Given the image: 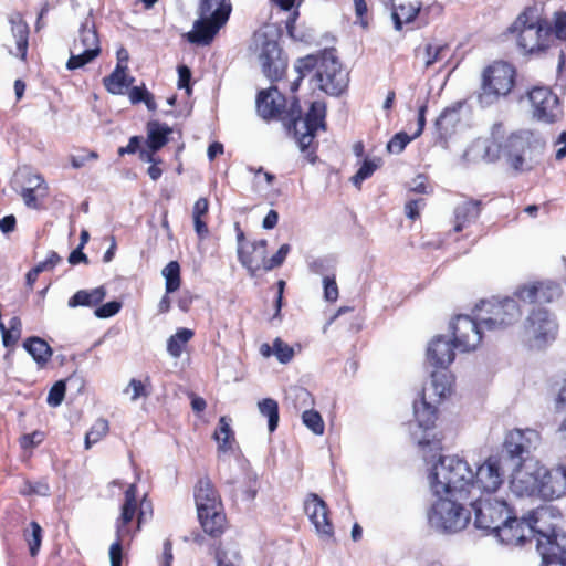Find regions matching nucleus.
<instances>
[{
	"label": "nucleus",
	"instance_id": "50",
	"mask_svg": "<svg viewBox=\"0 0 566 566\" xmlns=\"http://www.w3.org/2000/svg\"><path fill=\"white\" fill-rule=\"evenodd\" d=\"M20 494L24 496L30 495H41L46 496L50 494V485L46 479H41L39 481H30L25 480L23 482V486L20 490Z\"/></svg>",
	"mask_w": 566,
	"mask_h": 566
},
{
	"label": "nucleus",
	"instance_id": "1",
	"mask_svg": "<svg viewBox=\"0 0 566 566\" xmlns=\"http://www.w3.org/2000/svg\"><path fill=\"white\" fill-rule=\"evenodd\" d=\"M256 109L265 120L282 122L287 132L293 134L300 149L306 153L308 161L315 163L317 157L313 144L316 133L326 130V104L324 102L314 101L303 115L297 97L294 96L289 102L277 86L272 85L258 93Z\"/></svg>",
	"mask_w": 566,
	"mask_h": 566
},
{
	"label": "nucleus",
	"instance_id": "20",
	"mask_svg": "<svg viewBox=\"0 0 566 566\" xmlns=\"http://www.w3.org/2000/svg\"><path fill=\"white\" fill-rule=\"evenodd\" d=\"M526 521L531 528L532 537H544L551 532L562 527L563 513L553 505H542L528 512Z\"/></svg>",
	"mask_w": 566,
	"mask_h": 566
},
{
	"label": "nucleus",
	"instance_id": "37",
	"mask_svg": "<svg viewBox=\"0 0 566 566\" xmlns=\"http://www.w3.org/2000/svg\"><path fill=\"white\" fill-rule=\"evenodd\" d=\"M210 203L206 197H201L196 200L192 207V221L197 237L200 240L208 238V218H209Z\"/></svg>",
	"mask_w": 566,
	"mask_h": 566
},
{
	"label": "nucleus",
	"instance_id": "26",
	"mask_svg": "<svg viewBox=\"0 0 566 566\" xmlns=\"http://www.w3.org/2000/svg\"><path fill=\"white\" fill-rule=\"evenodd\" d=\"M453 342L444 336L434 337L427 348V360L431 366L441 370H449V366L455 358Z\"/></svg>",
	"mask_w": 566,
	"mask_h": 566
},
{
	"label": "nucleus",
	"instance_id": "15",
	"mask_svg": "<svg viewBox=\"0 0 566 566\" xmlns=\"http://www.w3.org/2000/svg\"><path fill=\"white\" fill-rule=\"evenodd\" d=\"M303 509L319 539L335 543V527L327 503L318 494L311 492L304 499Z\"/></svg>",
	"mask_w": 566,
	"mask_h": 566
},
{
	"label": "nucleus",
	"instance_id": "41",
	"mask_svg": "<svg viewBox=\"0 0 566 566\" xmlns=\"http://www.w3.org/2000/svg\"><path fill=\"white\" fill-rule=\"evenodd\" d=\"M195 333L188 328H178L176 334L171 335L167 340L168 353L178 358L184 352L185 345L193 337Z\"/></svg>",
	"mask_w": 566,
	"mask_h": 566
},
{
	"label": "nucleus",
	"instance_id": "23",
	"mask_svg": "<svg viewBox=\"0 0 566 566\" xmlns=\"http://www.w3.org/2000/svg\"><path fill=\"white\" fill-rule=\"evenodd\" d=\"M237 252L239 262L247 269L250 276H256L260 271L265 272L268 264V241L265 239L255 240L248 247H241Z\"/></svg>",
	"mask_w": 566,
	"mask_h": 566
},
{
	"label": "nucleus",
	"instance_id": "13",
	"mask_svg": "<svg viewBox=\"0 0 566 566\" xmlns=\"http://www.w3.org/2000/svg\"><path fill=\"white\" fill-rule=\"evenodd\" d=\"M527 101L533 119L553 125L564 118V107L560 98L547 86H534L528 90Z\"/></svg>",
	"mask_w": 566,
	"mask_h": 566
},
{
	"label": "nucleus",
	"instance_id": "53",
	"mask_svg": "<svg viewBox=\"0 0 566 566\" xmlns=\"http://www.w3.org/2000/svg\"><path fill=\"white\" fill-rule=\"evenodd\" d=\"M377 168V163L370 159H365L356 174L350 178L353 185L359 188L361 182L371 177Z\"/></svg>",
	"mask_w": 566,
	"mask_h": 566
},
{
	"label": "nucleus",
	"instance_id": "25",
	"mask_svg": "<svg viewBox=\"0 0 566 566\" xmlns=\"http://www.w3.org/2000/svg\"><path fill=\"white\" fill-rule=\"evenodd\" d=\"M197 512L223 507L221 495L209 475L199 478L193 486Z\"/></svg>",
	"mask_w": 566,
	"mask_h": 566
},
{
	"label": "nucleus",
	"instance_id": "59",
	"mask_svg": "<svg viewBox=\"0 0 566 566\" xmlns=\"http://www.w3.org/2000/svg\"><path fill=\"white\" fill-rule=\"evenodd\" d=\"M323 285H324V298L331 303L336 302L338 298L339 292H338V285L336 283L335 275L324 276Z\"/></svg>",
	"mask_w": 566,
	"mask_h": 566
},
{
	"label": "nucleus",
	"instance_id": "9",
	"mask_svg": "<svg viewBox=\"0 0 566 566\" xmlns=\"http://www.w3.org/2000/svg\"><path fill=\"white\" fill-rule=\"evenodd\" d=\"M232 12V4L199 0V19L193 22L191 31L185 34L188 42L197 45H210L219 31L227 24Z\"/></svg>",
	"mask_w": 566,
	"mask_h": 566
},
{
	"label": "nucleus",
	"instance_id": "5",
	"mask_svg": "<svg viewBox=\"0 0 566 566\" xmlns=\"http://www.w3.org/2000/svg\"><path fill=\"white\" fill-rule=\"evenodd\" d=\"M430 483L437 496L451 495L469 500L472 469L464 459L458 455L440 457L431 470Z\"/></svg>",
	"mask_w": 566,
	"mask_h": 566
},
{
	"label": "nucleus",
	"instance_id": "17",
	"mask_svg": "<svg viewBox=\"0 0 566 566\" xmlns=\"http://www.w3.org/2000/svg\"><path fill=\"white\" fill-rule=\"evenodd\" d=\"M260 63L264 75L272 82H279L285 75L287 60L283 56L282 49L276 40L261 34Z\"/></svg>",
	"mask_w": 566,
	"mask_h": 566
},
{
	"label": "nucleus",
	"instance_id": "51",
	"mask_svg": "<svg viewBox=\"0 0 566 566\" xmlns=\"http://www.w3.org/2000/svg\"><path fill=\"white\" fill-rule=\"evenodd\" d=\"M132 388L133 394L130 399L133 401L144 397H148L150 395V388H151V381L149 376L145 378V381H142L139 379L133 378L130 379L128 387L125 389V392H127Z\"/></svg>",
	"mask_w": 566,
	"mask_h": 566
},
{
	"label": "nucleus",
	"instance_id": "22",
	"mask_svg": "<svg viewBox=\"0 0 566 566\" xmlns=\"http://www.w3.org/2000/svg\"><path fill=\"white\" fill-rule=\"evenodd\" d=\"M537 551L546 563H560L566 566V531L562 527L537 537Z\"/></svg>",
	"mask_w": 566,
	"mask_h": 566
},
{
	"label": "nucleus",
	"instance_id": "8",
	"mask_svg": "<svg viewBox=\"0 0 566 566\" xmlns=\"http://www.w3.org/2000/svg\"><path fill=\"white\" fill-rule=\"evenodd\" d=\"M541 145L531 130L510 134L499 146V151L514 174L528 172L539 161Z\"/></svg>",
	"mask_w": 566,
	"mask_h": 566
},
{
	"label": "nucleus",
	"instance_id": "29",
	"mask_svg": "<svg viewBox=\"0 0 566 566\" xmlns=\"http://www.w3.org/2000/svg\"><path fill=\"white\" fill-rule=\"evenodd\" d=\"M454 389V376L450 370L437 369L431 373L430 388L427 390V397L434 403H441L450 397Z\"/></svg>",
	"mask_w": 566,
	"mask_h": 566
},
{
	"label": "nucleus",
	"instance_id": "58",
	"mask_svg": "<svg viewBox=\"0 0 566 566\" xmlns=\"http://www.w3.org/2000/svg\"><path fill=\"white\" fill-rule=\"evenodd\" d=\"M290 250L291 248L287 243L282 244L280 249L275 252V254H273L271 258H268L265 272L272 271L273 269L281 266L284 263Z\"/></svg>",
	"mask_w": 566,
	"mask_h": 566
},
{
	"label": "nucleus",
	"instance_id": "40",
	"mask_svg": "<svg viewBox=\"0 0 566 566\" xmlns=\"http://www.w3.org/2000/svg\"><path fill=\"white\" fill-rule=\"evenodd\" d=\"M75 50H90L101 53L99 38L96 29L83 24L78 32V38L74 40L73 45Z\"/></svg>",
	"mask_w": 566,
	"mask_h": 566
},
{
	"label": "nucleus",
	"instance_id": "42",
	"mask_svg": "<svg viewBox=\"0 0 566 566\" xmlns=\"http://www.w3.org/2000/svg\"><path fill=\"white\" fill-rule=\"evenodd\" d=\"M30 528L23 530V539L29 546V552L32 557H35L41 548L42 539H43V530L41 525L32 521L29 524Z\"/></svg>",
	"mask_w": 566,
	"mask_h": 566
},
{
	"label": "nucleus",
	"instance_id": "28",
	"mask_svg": "<svg viewBox=\"0 0 566 566\" xmlns=\"http://www.w3.org/2000/svg\"><path fill=\"white\" fill-rule=\"evenodd\" d=\"M459 107H447L437 117L434 122V143L443 147L447 146L448 139L455 133L457 125L460 123Z\"/></svg>",
	"mask_w": 566,
	"mask_h": 566
},
{
	"label": "nucleus",
	"instance_id": "21",
	"mask_svg": "<svg viewBox=\"0 0 566 566\" xmlns=\"http://www.w3.org/2000/svg\"><path fill=\"white\" fill-rule=\"evenodd\" d=\"M538 439V433L532 429L511 430L504 440L503 449L509 458L516 462L517 468H523L522 462L533 447L534 440Z\"/></svg>",
	"mask_w": 566,
	"mask_h": 566
},
{
	"label": "nucleus",
	"instance_id": "4",
	"mask_svg": "<svg viewBox=\"0 0 566 566\" xmlns=\"http://www.w3.org/2000/svg\"><path fill=\"white\" fill-rule=\"evenodd\" d=\"M511 489L518 496H537L554 501L566 495V465L547 469L538 463L516 468Z\"/></svg>",
	"mask_w": 566,
	"mask_h": 566
},
{
	"label": "nucleus",
	"instance_id": "61",
	"mask_svg": "<svg viewBox=\"0 0 566 566\" xmlns=\"http://www.w3.org/2000/svg\"><path fill=\"white\" fill-rule=\"evenodd\" d=\"M426 206V200L420 199H412L406 202L405 205V213L407 218L410 220H417L420 218V210Z\"/></svg>",
	"mask_w": 566,
	"mask_h": 566
},
{
	"label": "nucleus",
	"instance_id": "36",
	"mask_svg": "<svg viewBox=\"0 0 566 566\" xmlns=\"http://www.w3.org/2000/svg\"><path fill=\"white\" fill-rule=\"evenodd\" d=\"M218 443V452L227 453L233 451L237 443L235 433L231 428V419L227 416L219 418L218 426L212 434Z\"/></svg>",
	"mask_w": 566,
	"mask_h": 566
},
{
	"label": "nucleus",
	"instance_id": "6",
	"mask_svg": "<svg viewBox=\"0 0 566 566\" xmlns=\"http://www.w3.org/2000/svg\"><path fill=\"white\" fill-rule=\"evenodd\" d=\"M517 34V45L525 54L545 52L552 44V25L536 8H526L510 27Z\"/></svg>",
	"mask_w": 566,
	"mask_h": 566
},
{
	"label": "nucleus",
	"instance_id": "55",
	"mask_svg": "<svg viewBox=\"0 0 566 566\" xmlns=\"http://www.w3.org/2000/svg\"><path fill=\"white\" fill-rule=\"evenodd\" d=\"M408 190L415 193L429 195L433 188L429 182V177L424 174H418L409 185Z\"/></svg>",
	"mask_w": 566,
	"mask_h": 566
},
{
	"label": "nucleus",
	"instance_id": "32",
	"mask_svg": "<svg viewBox=\"0 0 566 566\" xmlns=\"http://www.w3.org/2000/svg\"><path fill=\"white\" fill-rule=\"evenodd\" d=\"M428 111L427 103L422 104L418 108V117H417V129L410 136L405 132H399L395 134L387 144V150L391 154H400L407 147V145L418 138L426 127V114Z\"/></svg>",
	"mask_w": 566,
	"mask_h": 566
},
{
	"label": "nucleus",
	"instance_id": "54",
	"mask_svg": "<svg viewBox=\"0 0 566 566\" xmlns=\"http://www.w3.org/2000/svg\"><path fill=\"white\" fill-rule=\"evenodd\" d=\"M273 349L274 355L281 364H287L294 357V349L279 337L273 342Z\"/></svg>",
	"mask_w": 566,
	"mask_h": 566
},
{
	"label": "nucleus",
	"instance_id": "19",
	"mask_svg": "<svg viewBox=\"0 0 566 566\" xmlns=\"http://www.w3.org/2000/svg\"><path fill=\"white\" fill-rule=\"evenodd\" d=\"M481 326L469 315L455 316L451 324L454 346L461 352L474 350L482 342Z\"/></svg>",
	"mask_w": 566,
	"mask_h": 566
},
{
	"label": "nucleus",
	"instance_id": "10",
	"mask_svg": "<svg viewBox=\"0 0 566 566\" xmlns=\"http://www.w3.org/2000/svg\"><path fill=\"white\" fill-rule=\"evenodd\" d=\"M516 75V69L509 62L494 61L488 65L482 72L479 103L490 106L507 96L515 86Z\"/></svg>",
	"mask_w": 566,
	"mask_h": 566
},
{
	"label": "nucleus",
	"instance_id": "43",
	"mask_svg": "<svg viewBox=\"0 0 566 566\" xmlns=\"http://www.w3.org/2000/svg\"><path fill=\"white\" fill-rule=\"evenodd\" d=\"M258 408L260 413L268 418L269 431L274 432L280 420L277 401L273 398H264L258 402Z\"/></svg>",
	"mask_w": 566,
	"mask_h": 566
},
{
	"label": "nucleus",
	"instance_id": "11",
	"mask_svg": "<svg viewBox=\"0 0 566 566\" xmlns=\"http://www.w3.org/2000/svg\"><path fill=\"white\" fill-rule=\"evenodd\" d=\"M476 318L483 328L496 331L515 324L521 315L522 308L518 300L513 297L481 300L475 305Z\"/></svg>",
	"mask_w": 566,
	"mask_h": 566
},
{
	"label": "nucleus",
	"instance_id": "47",
	"mask_svg": "<svg viewBox=\"0 0 566 566\" xmlns=\"http://www.w3.org/2000/svg\"><path fill=\"white\" fill-rule=\"evenodd\" d=\"M12 32L17 45L15 55L25 61L29 46V28L25 23H19L12 28Z\"/></svg>",
	"mask_w": 566,
	"mask_h": 566
},
{
	"label": "nucleus",
	"instance_id": "31",
	"mask_svg": "<svg viewBox=\"0 0 566 566\" xmlns=\"http://www.w3.org/2000/svg\"><path fill=\"white\" fill-rule=\"evenodd\" d=\"M438 405L427 397V390H421V398L413 402V413L418 426L424 430L432 429L438 420Z\"/></svg>",
	"mask_w": 566,
	"mask_h": 566
},
{
	"label": "nucleus",
	"instance_id": "44",
	"mask_svg": "<svg viewBox=\"0 0 566 566\" xmlns=\"http://www.w3.org/2000/svg\"><path fill=\"white\" fill-rule=\"evenodd\" d=\"M101 53L90 50H75L73 46L70 50V57L66 62V69L74 71L84 67L86 64L94 61Z\"/></svg>",
	"mask_w": 566,
	"mask_h": 566
},
{
	"label": "nucleus",
	"instance_id": "2",
	"mask_svg": "<svg viewBox=\"0 0 566 566\" xmlns=\"http://www.w3.org/2000/svg\"><path fill=\"white\" fill-rule=\"evenodd\" d=\"M297 77L291 82L290 91L295 93L303 78L315 71L314 80L317 87L332 96L342 95L348 87L349 73L336 56L334 48L325 49L318 54L298 57L294 63Z\"/></svg>",
	"mask_w": 566,
	"mask_h": 566
},
{
	"label": "nucleus",
	"instance_id": "60",
	"mask_svg": "<svg viewBox=\"0 0 566 566\" xmlns=\"http://www.w3.org/2000/svg\"><path fill=\"white\" fill-rule=\"evenodd\" d=\"M554 35L559 40L566 41V12L564 11L555 13L552 38Z\"/></svg>",
	"mask_w": 566,
	"mask_h": 566
},
{
	"label": "nucleus",
	"instance_id": "39",
	"mask_svg": "<svg viewBox=\"0 0 566 566\" xmlns=\"http://www.w3.org/2000/svg\"><path fill=\"white\" fill-rule=\"evenodd\" d=\"M23 347L40 366H44L53 354L50 345L38 336L27 338L23 343Z\"/></svg>",
	"mask_w": 566,
	"mask_h": 566
},
{
	"label": "nucleus",
	"instance_id": "33",
	"mask_svg": "<svg viewBox=\"0 0 566 566\" xmlns=\"http://www.w3.org/2000/svg\"><path fill=\"white\" fill-rule=\"evenodd\" d=\"M482 202L480 200L470 199L458 206L454 210V227L455 232H461L463 229L474 223L481 213Z\"/></svg>",
	"mask_w": 566,
	"mask_h": 566
},
{
	"label": "nucleus",
	"instance_id": "63",
	"mask_svg": "<svg viewBox=\"0 0 566 566\" xmlns=\"http://www.w3.org/2000/svg\"><path fill=\"white\" fill-rule=\"evenodd\" d=\"M43 441V433L34 431L32 433L23 434L20 439V446L22 449H31L36 447Z\"/></svg>",
	"mask_w": 566,
	"mask_h": 566
},
{
	"label": "nucleus",
	"instance_id": "46",
	"mask_svg": "<svg viewBox=\"0 0 566 566\" xmlns=\"http://www.w3.org/2000/svg\"><path fill=\"white\" fill-rule=\"evenodd\" d=\"M28 181L32 186L23 188L21 191V197L29 208L38 209L40 203L36 197V190L41 188V186L44 184V180L40 175H30Z\"/></svg>",
	"mask_w": 566,
	"mask_h": 566
},
{
	"label": "nucleus",
	"instance_id": "30",
	"mask_svg": "<svg viewBox=\"0 0 566 566\" xmlns=\"http://www.w3.org/2000/svg\"><path fill=\"white\" fill-rule=\"evenodd\" d=\"M197 516L203 533L211 538H220L229 527L224 506L220 510L197 512Z\"/></svg>",
	"mask_w": 566,
	"mask_h": 566
},
{
	"label": "nucleus",
	"instance_id": "35",
	"mask_svg": "<svg viewBox=\"0 0 566 566\" xmlns=\"http://www.w3.org/2000/svg\"><path fill=\"white\" fill-rule=\"evenodd\" d=\"M126 71V65L117 63L114 71L103 78V84L107 92L114 95H123L126 93L134 82V77L128 76Z\"/></svg>",
	"mask_w": 566,
	"mask_h": 566
},
{
	"label": "nucleus",
	"instance_id": "38",
	"mask_svg": "<svg viewBox=\"0 0 566 566\" xmlns=\"http://www.w3.org/2000/svg\"><path fill=\"white\" fill-rule=\"evenodd\" d=\"M106 297V289L98 286L92 290H80L67 301L69 307L86 306L95 307Z\"/></svg>",
	"mask_w": 566,
	"mask_h": 566
},
{
	"label": "nucleus",
	"instance_id": "49",
	"mask_svg": "<svg viewBox=\"0 0 566 566\" xmlns=\"http://www.w3.org/2000/svg\"><path fill=\"white\" fill-rule=\"evenodd\" d=\"M302 422L314 434L322 436L324 433L325 424L318 411L313 409L304 410L302 413Z\"/></svg>",
	"mask_w": 566,
	"mask_h": 566
},
{
	"label": "nucleus",
	"instance_id": "52",
	"mask_svg": "<svg viewBox=\"0 0 566 566\" xmlns=\"http://www.w3.org/2000/svg\"><path fill=\"white\" fill-rule=\"evenodd\" d=\"M449 50L448 44H427L424 48V66L428 69L444 57L446 51Z\"/></svg>",
	"mask_w": 566,
	"mask_h": 566
},
{
	"label": "nucleus",
	"instance_id": "64",
	"mask_svg": "<svg viewBox=\"0 0 566 566\" xmlns=\"http://www.w3.org/2000/svg\"><path fill=\"white\" fill-rule=\"evenodd\" d=\"M354 6H355V13L357 17V22L363 28H367L368 27V20H367L368 8H367L366 1L365 0H354Z\"/></svg>",
	"mask_w": 566,
	"mask_h": 566
},
{
	"label": "nucleus",
	"instance_id": "57",
	"mask_svg": "<svg viewBox=\"0 0 566 566\" xmlns=\"http://www.w3.org/2000/svg\"><path fill=\"white\" fill-rule=\"evenodd\" d=\"M122 306V302L111 301L102 304L101 306H97L94 311V314L98 318H109L116 315L120 311Z\"/></svg>",
	"mask_w": 566,
	"mask_h": 566
},
{
	"label": "nucleus",
	"instance_id": "62",
	"mask_svg": "<svg viewBox=\"0 0 566 566\" xmlns=\"http://www.w3.org/2000/svg\"><path fill=\"white\" fill-rule=\"evenodd\" d=\"M191 71L187 65L178 66V88H185L187 94L191 93Z\"/></svg>",
	"mask_w": 566,
	"mask_h": 566
},
{
	"label": "nucleus",
	"instance_id": "12",
	"mask_svg": "<svg viewBox=\"0 0 566 566\" xmlns=\"http://www.w3.org/2000/svg\"><path fill=\"white\" fill-rule=\"evenodd\" d=\"M461 502V499L451 495L438 496L428 514L431 525L446 533L464 530L471 521V512Z\"/></svg>",
	"mask_w": 566,
	"mask_h": 566
},
{
	"label": "nucleus",
	"instance_id": "56",
	"mask_svg": "<svg viewBox=\"0 0 566 566\" xmlns=\"http://www.w3.org/2000/svg\"><path fill=\"white\" fill-rule=\"evenodd\" d=\"M66 391L64 381H56L50 389L48 395V403L51 407H57L62 403Z\"/></svg>",
	"mask_w": 566,
	"mask_h": 566
},
{
	"label": "nucleus",
	"instance_id": "27",
	"mask_svg": "<svg viewBox=\"0 0 566 566\" xmlns=\"http://www.w3.org/2000/svg\"><path fill=\"white\" fill-rule=\"evenodd\" d=\"M431 7L422 9L421 2L413 0H396L392 4V20L395 29L401 31L403 24L413 22L418 17L423 19Z\"/></svg>",
	"mask_w": 566,
	"mask_h": 566
},
{
	"label": "nucleus",
	"instance_id": "18",
	"mask_svg": "<svg viewBox=\"0 0 566 566\" xmlns=\"http://www.w3.org/2000/svg\"><path fill=\"white\" fill-rule=\"evenodd\" d=\"M563 294L559 283L551 280L533 281L517 286L514 296L527 304H548Z\"/></svg>",
	"mask_w": 566,
	"mask_h": 566
},
{
	"label": "nucleus",
	"instance_id": "24",
	"mask_svg": "<svg viewBox=\"0 0 566 566\" xmlns=\"http://www.w3.org/2000/svg\"><path fill=\"white\" fill-rule=\"evenodd\" d=\"M493 534H495L501 543L509 546L523 545L532 538L531 528L526 517L517 518L513 513Z\"/></svg>",
	"mask_w": 566,
	"mask_h": 566
},
{
	"label": "nucleus",
	"instance_id": "3",
	"mask_svg": "<svg viewBox=\"0 0 566 566\" xmlns=\"http://www.w3.org/2000/svg\"><path fill=\"white\" fill-rule=\"evenodd\" d=\"M137 494L136 483L129 484L124 491L119 514L115 520L116 539L109 547L111 566H122L123 546L130 543L147 520L153 516L151 501L147 499V495L138 500Z\"/></svg>",
	"mask_w": 566,
	"mask_h": 566
},
{
	"label": "nucleus",
	"instance_id": "48",
	"mask_svg": "<svg viewBox=\"0 0 566 566\" xmlns=\"http://www.w3.org/2000/svg\"><path fill=\"white\" fill-rule=\"evenodd\" d=\"M109 431V423L106 419H97L85 436V449H90L93 444L103 439Z\"/></svg>",
	"mask_w": 566,
	"mask_h": 566
},
{
	"label": "nucleus",
	"instance_id": "34",
	"mask_svg": "<svg viewBox=\"0 0 566 566\" xmlns=\"http://www.w3.org/2000/svg\"><path fill=\"white\" fill-rule=\"evenodd\" d=\"M146 146L153 150H160L169 142L172 128L159 120H149L146 124Z\"/></svg>",
	"mask_w": 566,
	"mask_h": 566
},
{
	"label": "nucleus",
	"instance_id": "45",
	"mask_svg": "<svg viewBox=\"0 0 566 566\" xmlns=\"http://www.w3.org/2000/svg\"><path fill=\"white\" fill-rule=\"evenodd\" d=\"M165 277V289L167 294L179 290L181 285L180 265L177 261H170L161 271Z\"/></svg>",
	"mask_w": 566,
	"mask_h": 566
},
{
	"label": "nucleus",
	"instance_id": "14",
	"mask_svg": "<svg viewBox=\"0 0 566 566\" xmlns=\"http://www.w3.org/2000/svg\"><path fill=\"white\" fill-rule=\"evenodd\" d=\"M471 505L475 513L474 525L490 533H494L513 513L504 500L493 495L476 497Z\"/></svg>",
	"mask_w": 566,
	"mask_h": 566
},
{
	"label": "nucleus",
	"instance_id": "16",
	"mask_svg": "<svg viewBox=\"0 0 566 566\" xmlns=\"http://www.w3.org/2000/svg\"><path fill=\"white\" fill-rule=\"evenodd\" d=\"M504 473L501 461L496 457H489L480 464L475 472L472 471V483H470V496L473 491L479 492L478 497L493 495L503 484Z\"/></svg>",
	"mask_w": 566,
	"mask_h": 566
},
{
	"label": "nucleus",
	"instance_id": "7",
	"mask_svg": "<svg viewBox=\"0 0 566 566\" xmlns=\"http://www.w3.org/2000/svg\"><path fill=\"white\" fill-rule=\"evenodd\" d=\"M520 335L522 343L531 350H545L559 335V323L554 313L544 307H533L524 318Z\"/></svg>",
	"mask_w": 566,
	"mask_h": 566
}]
</instances>
